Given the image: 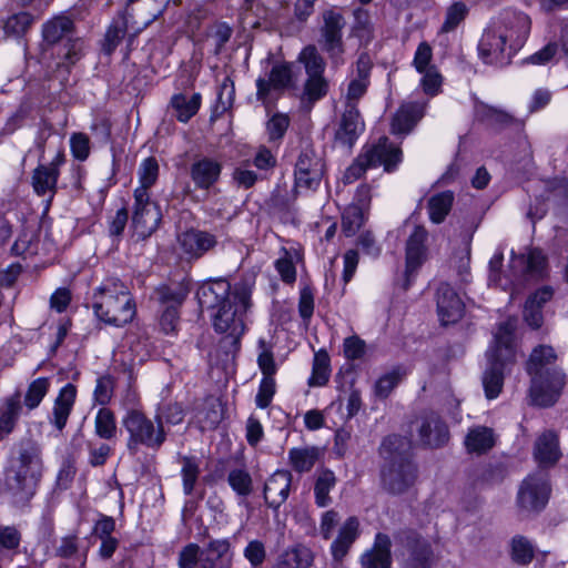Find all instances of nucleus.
<instances>
[{"label": "nucleus", "mask_w": 568, "mask_h": 568, "mask_svg": "<svg viewBox=\"0 0 568 568\" xmlns=\"http://www.w3.org/2000/svg\"><path fill=\"white\" fill-rule=\"evenodd\" d=\"M94 432L98 437L104 440H112L116 437V420L111 409L102 407L98 410L94 419Z\"/></svg>", "instance_id": "obj_44"}, {"label": "nucleus", "mask_w": 568, "mask_h": 568, "mask_svg": "<svg viewBox=\"0 0 568 568\" xmlns=\"http://www.w3.org/2000/svg\"><path fill=\"white\" fill-rule=\"evenodd\" d=\"M484 118L491 126L497 129H504L511 125H515L518 129L523 126L521 121L515 119L511 114L494 106L485 108Z\"/></svg>", "instance_id": "obj_52"}, {"label": "nucleus", "mask_w": 568, "mask_h": 568, "mask_svg": "<svg viewBox=\"0 0 568 568\" xmlns=\"http://www.w3.org/2000/svg\"><path fill=\"white\" fill-rule=\"evenodd\" d=\"M422 74L423 78L420 80V85L423 91L430 97L438 94L440 91L443 78L437 68L432 67L430 69L424 71Z\"/></svg>", "instance_id": "obj_61"}, {"label": "nucleus", "mask_w": 568, "mask_h": 568, "mask_svg": "<svg viewBox=\"0 0 568 568\" xmlns=\"http://www.w3.org/2000/svg\"><path fill=\"white\" fill-rule=\"evenodd\" d=\"M132 211V226L140 239H146L155 232L162 221V213L150 192L135 189Z\"/></svg>", "instance_id": "obj_11"}, {"label": "nucleus", "mask_w": 568, "mask_h": 568, "mask_svg": "<svg viewBox=\"0 0 568 568\" xmlns=\"http://www.w3.org/2000/svg\"><path fill=\"white\" fill-rule=\"evenodd\" d=\"M495 445V436L491 428L486 426H476L469 429L465 446L467 452L476 454H485Z\"/></svg>", "instance_id": "obj_35"}, {"label": "nucleus", "mask_w": 568, "mask_h": 568, "mask_svg": "<svg viewBox=\"0 0 568 568\" xmlns=\"http://www.w3.org/2000/svg\"><path fill=\"white\" fill-rule=\"evenodd\" d=\"M379 454L385 460L381 474L383 488L393 495L405 493L417 479L410 442L399 435H389L382 442Z\"/></svg>", "instance_id": "obj_3"}, {"label": "nucleus", "mask_w": 568, "mask_h": 568, "mask_svg": "<svg viewBox=\"0 0 568 568\" xmlns=\"http://www.w3.org/2000/svg\"><path fill=\"white\" fill-rule=\"evenodd\" d=\"M534 456L540 467L552 466L559 460L561 454L556 433L547 430L537 438Z\"/></svg>", "instance_id": "obj_29"}, {"label": "nucleus", "mask_w": 568, "mask_h": 568, "mask_svg": "<svg viewBox=\"0 0 568 568\" xmlns=\"http://www.w3.org/2000/svg\"><path fill=\"white\" fill-rule=\"evenodd\" d=\"M359 535V521L352 516L341 527L336 539L332 542L331 551L335 560L341 561Z\"/></svg>", "instance_id": "obj_30"}, {"label": "nucleus", "mask_w": 568, "mask_h": 568, "mask_svg": "<svg viewBox=\"0 0 568 568\" xmlns=\"http://www.w3.org/2000/svg\"><path fill=\"white\" fill-rule=\"evenodd\" d=\"M290 126V118L284 113H275L266 122V133L270 142H278L284 138Z\"/></svg>", "instance_id": "obj_54"}, {"label": "nucleus", "mask_w": 568, "mask_h": 568, "mask_svg": "<svg viewBox=\"0 0 568 568\" xmlns=\"http://www.w3.org/2000/svg\"><path fill=\"white\" fill-rule=\"evenodd\" d=\"M402 379L399 368H394L390 372L382 375L375 383V394L381 398H386L390 392L398 385Z\"/></svg>", "instance_id": "obj_55"}, {"label": "nucleus", "mask_w": 568, "mask_h": 568, "mask_svg": "<svg viewBox=\"0 0 568 568\" xmlns=\"http://www.w3.org/2000/svg\"><path fill=\"white\" fill-rule=\"evenodd\" d=\"M455 196L452 191H444L432 195L428 199L427 209L429 220L435 224H440L453 207Z\"/></svg>", "instance_id": "obj_37"}, {"label": "nucleus", "mask_w": 568, "mask_h": 568, "mask_svg": "<svg viewBox=\"0 0 568 568\" xmlns=\"http://www.w3.org/2000/svg\"><path fill=\"white\" fill-rule=\"evenodd\" d=\"M437 312L443 325L456 323L464 314V303L447 283L437 288Z\"/></svg>", "instance_id": "obj_22"}, {"label": "nucleus", "mask_w": 568, "mask_h": 568, "mask_svg": "<svg viewBox=\"0 0 568 568\" xmlns=\"http://www.w3.org/2000/svg\"><path fill=\"white\" fill-rule=\"evenodd\" d=\"M122 425L128 432L126 448L131 455H135L141 446L152 450H159L166 440V432L161 419H151L143 412L130 409L122 419Z\"/></svg>", "instance_id": "obj_9"}, {"label": "nucleus", "mask_w": 568, "mask_h": 568, "mask_svg": "<svg viewBox=\"0 0 568 568\" xmlns=\"http://www.w3.org/2000/svg\"><path fill=\"white\" fill-rule=\"evenodd\" d=\"M202 97L200 93L186 95L183 93L174 94L171 98V106L180 122H187L194 116L201 106Z\"/></svg>", "instance_id": "obj_36"}, {"label": "nucleus", "mask_w": 568, "mask_h": 568, "mask_svg": "<svg viewBox=\"0 0 568 568\" xmlns=\"http://www.w3.org/2000/svg\"><path fill=\"white\" fill-rule=\"evenodd\" d=\"M328 91V82L324 75L308 77L304 83L302 101L310 104L323 99Z\"/></svg>", "instance_id": "obj_48"}, {"label": "nucleus", "mask_w": 568, "mask_h": 568, "mask_svg": "<svg viewBox=\"0 0 568 568\" xmlns=\"http://www.w3.org/2000/svg\"><path fill=\"white\" fill-rule=\"evenodd\" d=\"M276 392V383L274 377H262L257 394L255 396V404L258 408H266L272 403Z\"/></svg>", "instance_id": "obj_59"}, {"label": "nucleus", "mask_w": 568, "mask_h": 568, "mask_svg": "<svg viewBox=\"0 0 568 568\" xmlns=\"http://www.w3.org/2000/svg\"><path fill=\"white\" fill-rule=\"evenodd\" d=\"M323 24L320 28L318 44L327 54L332 69H339L345 64V43L343 30L346 26L344 16L334 9L325 10L322 14Z\"/></svg>", "instance_id": "obj_10"}, {"label": "nucleus", "mask_w": 568, "mask_h": 568, "mask_svg": "<svg viewBox=\"0 0 568 568\" xmlns=\"http://www.w3.org/2000/svg\"><path fill=\"white\" fill-rule=\"evenodd\" d=\"M201 548L196 544H189L179 552L178 565L180 568L201 567Z\"/></svg>", "instance_id": "obj_60"}, {"label": "nucleus", "mask_w": 568, "mask_h": 568, "mask_svg": "<svg viewBox=\"0 0 568 568\" xmlns=\"http://www.w3.org/2000/svg\"><path fill=\"white\" fill-rule=\"evenodd\" d=\"M418 435L420 443L432 448L440 447L449 439L447 425L436 413H429L422 417Z\"/></svg>", "instance_id": "obj_25"}, {"label": "nucleus", "mask_w": 568, "mask_h": 568, "mask_svg": "<svg viewBox=\"0 0 568 568\" xmlns=\"http://www.w3.org/2000/svg\"><path fill=\"white\" fill-rule=\"evenodd\" d=\"M534 558V547L524 536H515L511 540V559L518 565H528Z\"/></svg>", "instance_id": "obj_53"}, {"label": "nucleus", "mask_w": 568, "mask_h": 568, "mask_svg": "<svg viewBox=\"0 0 568 568\" xmlns=\"http://www.w3.org/2000/svg\"><path fill=\"white\" fill-rule=\"evenodd\" d=\"M329 357L325 351L315 354L313 361L312 376L308 379L310 386H324L329 378Z\"/></svg>", "instance_id": "obj_46"}, {"label": "nucleus", "mask_w": 568, "mask_h": 568, "mask_svg": "<svg viewBox=\"0 0 568 568\" xmlns=\"http://www.w3.org/2000/svg\"><path fill=\"white\" fill-rule=\"evenodd\" d=\"M506 468L500 463L479 466L474 474V485L477 487L499 484L506 477Z\"/></svg>", "instance_id": "obj_40"}, {"label": "nucleus", "mask_w": 568, "mask_h": 568, "mask_svg": "<svg viewBox=\"0 0 568 568\" xmlns=\"http://www.w3.org/2000/svg\"><path fill=\"white\" fill-rule=\"evenodd\" d=\"M92 307L100 321L116 327L129 324L135 315V303L128 287L114 280L97 288Z\"/></svg>", "instance_id": "obj_7"}, {"label": "nucleus", "mask_w": 568, "mask_h": 568, "mask_svg": "<svg viewBox=\"0 0 568 568\" xmlns=\"http://www.w3.org/2000/svg\"><path fill=\"white\" fill-rule=\"evenodd\" d=\"M433 59V50L432 47L427 42H420L416 49L413 65L415 67L418 73H423L427 69L434 67L430 64Z\"/></svg>", "instance_id": "obj_64"}, {"label": "nucleus", "mask_w": 568, "mask_h": 568, "mask_svg": "<svg viewBox=\"0 0 568 568\" xmlns=\"http://www.w3.org/2000/svg\"><path fill=\"white\" fill-rule=\"evenodd\" d=\"M229 552L227 539L211 540L205 548L201 549L202 559L199 568H226L230 564Z\"/></svg>", "instance_id": "obj_31"}, {"label": "nucleus", "mask_w": 568, "mask_h": 568, "mask_svg": "<svg viewBox=\"0 0 568 568\" xmlns=\"http://www.w3.org/2000/svg\"><path fill=\"white\" fill-rule=\"evenodd\" d=\"M324 164L314 150L305 149L295 164V184L297 187L315 190L322 180Z\"/></svg>", "instance_id": "obj_18"}, {"label": "nucleus", "mask_w": 568, "mask_h": 568, "mask_svg": "<svg viewBox=\"0 0 568 568\" xmlns=\"http://www.w3.org/2000/svg\"><path fill=\"white\" fill-rule=\"evenodd\" d=\"M227 484L239 497H247L253 493V478L245 466L230 469Z\"/></svg>", "instance_id": "obj_43"}, {"label": "nucleus", "mask_w": 568, "mask_h": 568, "mask_svg": "<svg viewBox=\"0 0 568 568\" xmlns=\"http://www.w3.org/2000/svg\"><path fill=\"white\" fill-rule=\"evenodd\" d=\"M367 212L361 206L348 205L342 215V232L345 236H354L364 225Z\"/></svg>", "instance_id": "obj_45"}, {"label": "nucleus", "mask_w": 568, "mask_h": 568, "mask_svg": "<svg viewBox=\"0 0 568 568\" xmlns=\"http://www.w3.org/2000/svg\"><path fill=\"white\" fill-rule=\"evenodd\" d=\"M222 163L210 156L195 160L190 166V178L199 190H210L220 180Z\"/></svg>", "instance_id": "obj_24"}, {"label": "nucleus", "mask_w": 568, "mask_h": 568, "mask_svg": "<svg viewBox=\"0 0 568 568\" xmlns=\"http://www.w3.org/2000/svg\"><path fill=\"white\" fill-rule=\"evenodd\" d=\"M320 452L316 447L292 448L288 452V459L297 473H307L318 459Z\"/></svg>", "instance_id": "obj_42"}, {"label": "nucleus", "mask_w": 568, "mask_h": 568, "mask_svg": "<svg viewBox=\"0 0 568 568\" xmlns=\"http://www.w3.org/2000/svg\"><path fill=\"white\" fill-rule=\"evenodd\" d=\"M523 268V275L527 278L540 280L546 276L547 257L540 248H531L527 255H519L516 260Z\"/></svg>", "instance_id": "obj_32"}, {"label": "nucleus", "mask_w": 568, "mask_h": 568, "mask_svg": "<svg viewBox=\"0 0 568 568\" xmlns=\"http://www.w3.org/2000/svg\"><path fill=\"white\" fill-rule=\"evenodd\" d=\"M292 474L288 470H276L265 481L263 495L270 508H280L288 498Z\"/></svg>", "instance_id": "obj_26"}, {"label": "nucleus", "mask_w": 568, "mask_h": 568, "mask_svg": "<svg viewBox=\"0 0 568 568\" xmlns=\"http://www.w3.org/2000/svg\"><path fill=\"white\" fill-rule=\"evenodd\" d=\"M139 181L142 191L149 192L159 178V163L155 158L149 156L144 159L139 166Z\"/></svg>", "instance_id": "obj_50"}, {"label": "nucleus", "mask_w": 568, "mask_h": 568, "mask_svg": "<svg viewBox=\"0 0 568 568\" xmlns=\"http://www.w3.org/2000/svg\"><path fill=\"white\" fill-rule=\"evenodd\" d=\"M50 387V381L47 377H39L32 381L24 395V405L29 410L37 408Z\"/></svg>", "instance_id": "obj_49"}, {"label": "nucleus", "mask_w": 568, "mask_h": 568, "mask_svg": "<svg viewBox=\"0 0 568 568\" xmlns=\"http://www.w3.org/2000/svg\"><path fill=\"white\" fill-rule=\"evenodd\" d=\"M557 355L551 346L535 347L526 364V371L531 377L530 397L534 404L542 407L554 405L566 384V376L559 368L548 369L555 363Z\"/></svg>", "instance_id": "obj_4"}, {"label": "nucleus", "mask_w": 568, "mask_h": 568, "mask_svg": "<svg viewBox=\"0 0 568 568\" xmlns=\"http://www.w3.org/2000/svg\"><path fill=\"white\" fill-rule=\"evenodd\" d=\"M468 11V7L462 1L450 4L446 9L445 21L440 31L445 33L454 31L466 19Z\"/></svg>", "instance_id": "obj_51"}, {"label": "nucleus", "mask_w": 568, "mask_h": 568, "mask_svg": "<svg viewBox=\"0 0 568 568\" xmlns=\"http://www.w3.org/2000/svg\"><path fill=\"white\" fill-rule=\"evenodd\" d=\"M365 130L358 108H344L334 134L336 144L352 149Z\"/></svg>", "instance_id": "obj_19"}, {"label": "nucleus", "mask_w": 568, "mask_h": 568, "mask_svg": "<svg viewBox=\"0 0 568 568\" xmlns=\"http://www.w3.org/2000/svg\"><path fill=\"white\" fill-rule=\"evenodd\" d=\"M420 118L422 112L417 105H402L393 116L390 132L393 134H408Z\"/></svg>", "instance_id": "obj_33"}, {"label": "nucleus", "mask_w": 568, "mask_h": 568, "mask_svg": "<svg viewBox=\"0 0 568 568\" xmlns=\"http://www.w3.org/2000/svg\"><path fill=\"white\" fill-rule=\"evenodd\" d=\"M251 295L252 290L247 283H236L232 287L225 280L211 282L197 291L201 308L209 312L214 331L223 335L219 345L226 355L240 351Z\"/></svg>", "instance_id": "obj_1"}, {"label": "nucleus", "mask_w": 568, "mask_h": 568, "mask_svg": "<svg viewBox=\"0 0 568 568\" xmlns=\"http://www.w3.org/2000/svg\"><path fill=\"white\" fill-rule=\"evenodd\" d=\"M185 412L180 403H169L160 408L155 419H161L162 425L164 426V423L170 425H179L183 422Z\"/></svg>", "instance_id": "obj_57"}, {"label": "nucleus", "mask_w": 568, "mask_h": 568, "mask_svg": "<svg viewBox=\"0 0 568 568\" xmlns=\"http://www.w3.org/2000/svg\"><path fill=\"white\" fill-rule=\"evenodd\" d=\"M373 61L367 52H362L349 73L345 93V108H358L359 100L367 93L371 85Z\"/></svg>", "instance_id": "obj_16"}, {"label": "nucleus", "mask_w": 568, "mask_h": 568, "mask_svg": "<svg viewBox=\"0 0 568 568\" xmlns=\"http://www.w3.org/2000/svg\"><path fill=\"white\" fill-rule=\"evenodd\" d=\"M517 52L513 51L508 40L490 23L478 42V55L486 64H509Z\"/></svg>", "instance_id": "obj_14"}, {"label": "nucleus", "mask_w": 568, "mask_h": 568, "mask_svg": "<svg viewBox=\"0 0 568 568\" xmlns=\"http://www.w3.org/2000/svg\"><path fill=\"white\" fill-rule=\"evenodd\" d=\"M312 562V551L307 547L296 546L281 554L271 568H308Z\"/></svg>", "instance_id": "obj_34"}, {"label": "nucleus", "mask_w": 568, "mask_h": 568, "mask_svg": "<svg viewBox=\"0 0 568 568\" xmlns=\"http://www.w3.org/2000/svg\"><path fill=\"white\" fill-rule=\"evenodd\" d=\"M72 155L79 161H85L90 155V139L87 134L78 132L70 138Z\"/></svg>", "instance_id": "obj_63"}, {"label": "nucleus", "mask_w": 568, "mask_h": 568, "mask_svg": "<svg viewBox=\"0 0 568 568\" xmlns=\"http://www.w3.org/2000/svg\"><path fill=\"white\" fill-rule=\"evenodd\" d=\"M397 544L407 549L403 568H432L434 551L428 540L413 529H402L394 535Z\"/></svg>", "instance_id": "obj_13"}, {"label": "nucleus", "mask_w": 568, "mask_h": 568, "mask_svg": "<svg viewBox=\"0 0 568 568\" xmlns=\"http://www.w3.org/2000/svg\"><path fill=\"white\" fill-rule=\"evenodd\" d=\"M41 445L32 438L17 442L3 469L4 490L16 508H27L36 496L43 477Z\"/></svg>", "instance_id": "obj_2"}, {"label": "nucleus", "mask_w": 568, "mask_h": 568, "mask_svg": "<svg viewBox=\"0 0 568 568\" xmlns=\"http://www.w3.org/2000/svg\"><path fill=\"white\" fill-rule=\"evenodd\" d=\"M516 318H508L497 325L494 341L487 351L488 366L483 375V386L488 399L498 397L504 385V373L508 365L515 363Z\"/></svg>", "instance_id": "obj_5"}, {"label": "nucleus", "mask_w": 568, "mask_h": 568, "mask_svg": "<svg viewBox=\"0 0 568 568\" xmlns=\"http://www.w3.org/2000/svg\"><path fill=\"white\" fill-rule=\"evenodd\" d=\"M64 162V155L58 153L49 164H39L32 173V186L40 195H49L48 204L51 203L55 192L59 178V166Z\"/></svg>", "instance_id": "obj_20"}, {"label": "nucleus", "mask_w": 568, "mask_h": 568, "mask_svg": "<svg viewBox=\"0 0 568 568\" xmlns=\"http://www.w3.org/2000/svg\"><path fill=\"white\" fill-rule=\"evenodd\" d=\"M159 302L165 306L180 307L185 300V293L182 290L170 286H161L156 290Z\"/></svg>", "instance_id": "obj_62"}, {"label": "nucleus", "mask_w": 568, "mask_h": 568, "mask_svg": "<svg viewBox=\"0 0 568 568\" xmlns=\"http://www.w3.org/2000/svg\"><path fill=\"white\" fill-rule=\"evenodd\" d=\"M292 68L288 63H277L273 65L268 79L258 78L256 80V99L264 105L270 103L271 90L282 91L290 87L292 82Z\"/></svg>", "instance_id": "obj_21"}, {"label": "nucleus", "mask_w": 568, "mask_h": 568, "mask_svg": "<svg viewBox=\"0 0 568 568\" xmlns=\"http://www.w3.org/2000/svg\"><path fill=\"white\" fill-rule=\"evenodd\" d=\"M126 33V23L124 21H116L112 23L105 33L103 49L108 54H111L116 47L121 43Z\"/></svg>", "instance_id": "obj_56"}, {"label": "nucleus", "mask_w": 568, "mask_h": 568, "mask_svg": "<svg viewBox=\"0 0 568 568\" xmlns=\"http://www.w3.org/2000/svg\"><path fill=\"white\" fill-rule=\"evenodd\" d=\"M490 24L508 40L513 51H519L528 39L531 21L530 18L514 9H505L491 19Z\"/></svg>", "instance_id": "obj_12"}, {"label": "nucleus", "mask_w": 568, "mask_h": 568, "mask_svg": "<svg viewBox=\"0 0 568 568\" xmlns=\"http://www.w3.org/2000/svg\"><path fill=\"white\" fill-rule=\"evenodd\" d=\"M178 242L184 254L199 258L216 246L217 239L207 231L191 229L181 233Z\"/></svg>", "instance_id": "obj_23"}, {"label": "nucleus", "mask_w": 568, "mask_h": 568, "mask_svg": "<svg viewBox=\"0 0 568 568\" xmlns=\"http://www.w3.org/2000/svg\"><path fill=\"white\" fill-rule=\"evenodd\" d=\"M390 547L392 540L388 535L376 534L373 547L365 551L361 558L363 568H390Z\"/></svg>", "instance_id": "obj_27"}, {"label": "nucleus", "mask_w": 568, "mask_h": 568, "mask_svg": "<svg viewBox=\"0 0 568 568\" xmlns=\"http://www.w3.org/2000/svg\"><path fill=\"white\" fill-rule=\"evenodd\" d=\"M427 231L424 226H416L406 243V265L404 271L403 290H408L425 260V241Z\"/></svg>", "instance_id": "obj_17"}, {"label": "nucleus", "mask_w": 568, "mask_h": 568, "mask_svg": "<svg viewBox=\"0 0 568 568\" xmlns=\"http://www.w3.org/2000/svg\"><path fill=\"white\" fill-rule=\"evenodd\" d=\"M243 555L253 568H260L266 559V548L263 541L253 539L244 548Z\"/></svg>", "instance_id": "obj_58"}, {"label": "nucleus", "mask_w": 568, "mask_h": 568, "mask_svg": "<svg viewBox=\"0 0 568 568\" xmlns=\"http://www.w3.org/2000/svg\"><path fill=\"white\" fill-rule=\"evenodd\" d=\"M42 54H54L57 49V69H64L67 73L83 57V41L75 37V24L67 16H55L45 21L41 27Z\"/></svg>", "instance_id": "obj_6"}, {"label": "nucleus", "mask_w": 568, "mask_h": 568, "mask_svg": "<svg viewBox=\"0 0 568 568\" xmlns=\"http://www.w3.org/2000/svg\"><path fill=\"white\" fill-rule=\"evenodd\" d=\"M298 62L304 65L308 77L324 75L326 62L314 44H308L298 54Z\"/></svg>", "instance_id": "obj_39"}, {"label": "nucleus", "mask_w": 568, "mask_h": 568, "mask_svg": "<svg viewBox=\"0 0 568 568\" xmlns=\"http://www.w3.org/2000/svg\"><path fill=\"white\" fill-rule=\"evenodd\" d=\"M77 397V387L73 384L63 386L54 399L52 415L49 420L59 432H62L67 425Z\"/></svg>", "instance_id": "obj_28"}, {"label": "nucleus", "mask_w": 568, "mask_h": 568, "mask_svg": "<svg viewBox=\"0 0 568 568\" xmlns=\"http://www.w3.org/2000/svg\"><path fill=\"white\" fill-rule=\"evenodd\" d=\"M34 23V17L26 11L13 13L3 20L2 29L7 38L21 39Z\"/></svg>", "instance_id": "obj_38"}, {"label": "nucleus", "mask_w": 568, "mask_h": 568, "mask_svg": "<svg viewBox=\"0 0 568 568\" xmlns=\"http://www.w3.org/2000/svg\"><path fill=\"white\" fill-rule=\"evenodd\" d=\"M550 487L547 475L539 471L527 476L518 490L517 504L524 511H540L548 503Z\"/></svg>", "instance_id": "obj_15"}, {"label": "nucleus", "mask_w": 568, "mask_h": 568, "mask_svg": "<svg viewBox=\"0 0 568 568\" xmlns=\"http://www.w3.org/2000/svg\"><path fill=\"white\" fill-rule=\"evenodd\" d=\"M182 483H183V493L185 495H192L195 485L197 483L200 476V465L195 457L193 456H183L182 457Z\"/></svg>", "instance_id": "obj_47"}, {"label": "nucleus", "mask_w": 568, "mask_h": 568, "mask_svg": "<svg viewBox=\"0 0 568 568\" xmlns=\"http://www.w3.org/2000/svg\"><path fill=\"white\" fill-rule=\"evenodd\" d=\"M336 481V476L331 469L318 473L314 485L315 504L318 507H326L332 503L329 491L335 487Z\"/></svg>", "instance_id": "obj_41"}, {"label": "nucleus", "mask_w": 568, "mask_h": 568, "mask_svg": "<svg viewBox=\"0 0 568 568\" xmlns=\"http://www.w3.org/2000/svg\"><path fill=\"white\" fill-rule=\"evenodd\" d=\"M402 162V150L392 144L386 136L378 140L376 144L366 145L346 169L343 181L351 184L361 179L371 168L384 166L386 172H393Z\"/></svg>", "instance_id": "obj_8"}]
</instances>
